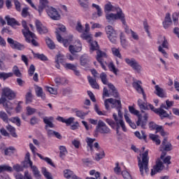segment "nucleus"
I'll return each instance as SVG.
<instances>
[{"label":"nucleus","mask_w":179,"mask_h":179,"mask_svg":"<svg viewBox=\"0 0 179 179\" xmlns=\"http://www.w3.org/2000/svg\"><path fill=\"white\" fill-rule=\"evenodd\" d=\"M96 134H110L111 129L107 127V124L103 120H99L98 124L96 127Z\"/></svg>","instance_id":"obj_9"},{"label":"nucleus","mask_w":179,"mask_h":179,"mask_svg":"<svg viewBox=\"0 0 179 179\" xmlns=\"http://www.w3.org/2000/svg\"><path fill=\"white\" fill-rule=\"evenodd\" d=\"M100 78L103 85H108V80H107V74L106 73H101Z\"/></svg>","instance_id":"obj_51"},{"label":"nucleus","mask_w":179,"mask_h":179,"mask_svg":"<svg viewBox=\"0 0 179 179\" xmlns=\"http://www.w3.org/2000/svg\"><path fill=\"white\" fill-rule=\"evenodd\" d=\"M36 110L30 106L27 107V115H33L36 113Z\"/></svg>","instance_id":"obj_60"},{"label":"nucleus","mask_w":179,"mask_h":179,"mask_svg":"<svg viewBox=\"0 0 179 179\" xmlns=\"http://www.w3.org/2000/svg\"><path fill=\"white\" fill-rule=\"evenodd\" d=\"M26 99V103L30 104L31 101H33V94H31V92H28L25 96Z\"/></svg>","instance_id":"obj_46"},{"label":"nucleus","mask_w":179,"mask_h":179,"mask_svg":"<svg viewBox=\"0 0 179 179\" xmlns=\"http://www.w3.org/2000/svg\"><path fill=\"white\" fill-rule=\"evenodd\" d=\"M155 94L158 96V97H166V93L164 92V90L163 88L160 87L159 85H155Z\"/></svg>","instance_id":"obj_28"},{"label":"nucleus","mask_w":179,"mask_h":179,"mask_svg":"<svg viewBox=\"0 0 179 179\" xmlns=\"http://www.w3.org/2000/svg\"><path fill=\"white\" fill-rule=\"evenodd\" d=\"M46 44L48 45V47L50 49V50H55V43H54V41H52L51 40V38H48L46 39Z\"/></svg>","instance_id":"obj_47"},{"label":"nucleus","mask_w":179,"mask_h":179,"mask_svg":"<svg viewBox=\"0 0 179 179\" xmlns=\"http://www.w3.org/2000/svg\"><path fill=\"white\" fill-rule=\"evenodd\" d=\"M5 19L8 26H11L12 27H13V26H20L19 22H17L15 18L10 17L9 15L6 16Z\"/></svg>","instance_id":"obj_20"},{"label":"nucleus","mask_w":179,"mask_h":179,"mask_svg":"<svg viewBox=\"0 0 179 179\" xmlns=\"http://www.w3.org/2000/svg\"><path fill=\"white\" fill-rule=\"evenodd\" d=\"M36 94L38 97H41L43 100H45V94L43 92L41 87H37L36 88Z\"/></svg>","instance_id":"obj_31"},{"label":"nucleus","mask_w":179,"mask_h":179,"mask_svg":"<svg viewBox=\"0 0 179 179\" xmlns=\"http://www.w3.org/2000/svg\"><path fill=\"white\" fill-rule=\"evenodd\" d=\"M34 72H36V66H34L33 64H31L28 70L29 76H33V75H34Z\"/></svg>","instance_id":"obj_62"},{"label":"nucleus","mask_w":179,"mask_h":179,"mask_svg":"<svg viewBox=\"0 0 179 179\" xmlns=\"http://www.w3.org/2000/svg\"><path fill=\"white\" fill-rule=\"evenodd\" d=\"M46 90L50 93V94H57L58 92L57 91V89H55L51 87H46Z\"/></svg>","instance_id":"obj_63"},{"label":"nucleus","mask_w":179,"mask_h":179,"mask_svg":"<svg viewBox=\"0 0 179 179\" xmlns=\"http://www.w3.org/2000/svg\"><path fill=\"white\" fill-rule=\"evenodd\" d=\"M76 114L77 115V117H78V118H80L81 120H85V117H86V115H87V113L81 111V110H77L76 112Z\"/></svg>","instance_id":"obj_55"},{"label":"nucleus","mask_w":179,"mask_h":179,"mask_svg":"<svg viewBox=\"0 0 179 179\" xmlns=\"http://www.w3.org/2000/svg\"><path fill=\"white\" fill-rule=\"evenodd\" d=\"M164 166H163V162L160 159H158L156 162V165L154 166L153 169H151V176L153 177V176H155V174H157V173H160L163 170V168Z\"/></svg>","instance_id":"obj_12"},{"label":"nucleus","mask_w":179,"mask_h":179,"mask_svg":"<svg viewBox=\"0 0 179 179\" xmlns=\"http://www.w3.org/2000/svg\"><path fill=\"white\" fill-rule=\"evenodd\" d=\"M6 128L7 131H8V132H10V135H12V136H13V138H17V134H16V129H15V127H13L10 124H8L6 126Z\"/></svg>","instance_id":"obj_36"},{"label":"nucleus","mask_w":179,"mask_h":179,"mask_svg":"<svg viewBox=\"0 0 179 179\" xmlns=\"http://www.w3.org/2000/svg\"><path fill=\"white\" fill-rule=\"evenodd\" d=\"M55 62H59L60 64H62V62H64V55L61 54L57 55Z\"/></svg>","instance_id":"obj_64"},{"label":"nucleus","mask_w":179,"mask_h":179,"mask_svg":"<svg viewBox=\"0 0 179 179\" xmlns=\"http://www.w3.org/2000/svg\"><path fill=\"white\" fill-rule=\"evenodd\" d=\"M99 152H100V153L96 154L95 159L97 162H99V160H101V159H103V157H105V156H106V154L104 153V150H101Z\"/></svg>","instance_id":"obj_48"},{"label":"nucleus","mask_w":179,"mask_h":179,"mask_svg":"<svg viewBox=\"0 0 179 179\" xmlns=\"http://www.w3.org/2000/svg\"><path fill=\"white\" fill-rule=\"evenodd\" d=\"M124 17L125 14L122 11H117L116 13H106L105 16L108 23H110V24H113L118 19L121 22Z\"/></svg>","instance_id":"obj_5"},{"label":"nucleus","mask_w":179,"mask_h":179,"mask_svg":"<svg viewBox=\"0 0 179 179\" xmlns=\"http://www.w3.org/2000/svg\"><path fill=\"white\" fill-rule=\"evenodd\" d=\"M124 61L126 64H127L129 66H131V69H133V71L137 73H141V72H142V65H141V64H139L136 59L134 58H126Z\"/></svg>","instance_id":"obj_7"},{"label":"nucleus","mask_w":179,"mask_h":179,"mask_svg":"<svg viewBox=\"0 0 179 179\" xmlns=\"http://www.w3.org/2000/svg\"><path fill=\"white\" fill-rule=\"evenodd\" d=\"M22 27H24V29L22 30L23 35L24 37H27L31 31H30V29H29V27H27V22L26 21L22 20Z\"/></svg>","instance_id":"obj_29"},{"label":"nucleus","mask_w":179,"mask_h":179,"mask_svg":"<svg viewBox=\"0 0 179 179\" xmlns=\"http://www.w3.org/2000/svg\"><path fill=\"white\" fill-rule=\"evenodd\" d=\"M112 52L115 57H117V58H122V56H121V53L120 52V50L115 48H112Z\"/></svg>","instance_id":"obj_58"},{"label":"nucleus","mask_w":179,"mask_h":179,"mask_svg":"<svg viewBox=\"0 0 179 179\" xmlns=\"http://www.w3.org/2000/svg\"><path fill=\"white\" fill-rule=\"evenodd\" d=\"M104 12L105 13H110V12H122V10L115 6H113L111 2H108L104 6Z\"/></svg>","instance_id":"obj_13"},{"label":"nucleus","mask_w":179,"mask_h":179,"mask_svg":"<svg viewBox=\"0 0 179 179\" xmlns=\"http://www.w3.org/2000/svg\"><path fill=\"white\" fill-rule=\"evenodd\" d=\"M155 114H157V115H159L162 120H163V118H167L170 117V114L167 113V112L164 110L155 109Z\"/></svg>","instance_id":"obj_27"},{"label":"nucleus","mask_w":179,"mask_h":179,"mask_svg":"<svg viewBox=\"0 0 179 179\" xmlns=\"http://www.w3.org/2000/svg\"><path fill=\"white\" fill-rule=\"evenodd\" d=\"M142 85V81L135 80L133 83L132 86L134 87V89L138 92V93H141V92H143V88L141 86Z\"/></svg>","instance_id":"obj_22"},{"label":"nucleus","mask_w":179,"mask_h":179,"mask_svg":"<svg viewBox=\"0 0 179 179\" xmlns=\"http://www.w3.org/2000/svg\"><path fill=\"white\" fill-rule=\"evenodd\" d=\"M149 138L151 139L152 142H155L156 145H160L162 143V141L159 138V135H155L153 134H149Z\"/></svg>","instance_id":"obj_32"},{"label":"nucleus","mask_w":179,"mask_h":179,"mask_svg":"<svg viewBox=\"0 0 179 179\" xmlns=\"http://www.w3.org/2000/svg\"><path fill=\"white\" fill-rule=\"evenodd\" d=\"M27 43H31L34 47H38V43L36 41V34L33 32L28 34L27 37H25Z\"/></svg>","instance_id":"obj_17"},{"label":"nucleus","mask_w":179,"mask_h":179,"mask_svg":"<svg viewBox=\"0 0 179 179\" xmlns=\"http://www.w3.org/2000/svg\"><path fill=\"white\" fill-rule=\"evenodd\" d=\"M90 50L92 51H96L99 50V44L97 43V41H94L91 43Z\"/></svg>","instance_id":"obj_61"},{"label":"nucleus","mask_w":179,"mask_h":179,"mask_svg":"<svg viewBox=\"0 0 179 179\" xmlns=\"http://www.w3.org/2000/svg\"><path fill=\"white\" fill-rule=\"evenodd\" d=\"M96 141V138H92L90 137H87L85 142L87 143V146L90 148L91 152H93V143Z\"/></svg>","instance_id":"obj_35"},{"label":"nucleus","mask_w":179,"mask_h":179,"mask_svg":"<svg viewBox=\"0 0 179 179\" xmlns=\"http://www.w3.org/2000/svg\"><path fill=\"white\" fill-rule=\"evenodd\" d=\"M48 0H39V4L38 6L39 16H41L44 9H45L46 13L50 19H52V20H59L61 18L59 13L57 10V8L48 6Z\"/></svg>","instance_id":"obj_1"},{"label":"nucleus","mask_w":179,"mask_h":179,"mask_svg":"<svg viewBox=\"0 0 179 179\" xmlns=\"http://www.w3.org/2000/svg\"><path fill=\"white\" fill-rule=\"evenodd\" d=\"M55 82L57 86H61V85H65V83H66V79L57 77L55 79Z\"/></svg>","instance_id":"obj_41"},{"label":"nucleus","mask_w":179,"mask_h":179,"mask_svg":"<svg viewBox=\"0 0 179 179\" xmlns=\"http://www.w3.org/2000/svg\"><path fill=\"white\" fill-rule=\"evenodd\" d=\"M122 24H123V27L124 29V32L127 34H130V33H131L132 29H129V27H128V24H127V20H125V16L124 17V18L121 20Z\"/></svg>","instance_id":"obj_34"},{"label":"nucleus","mask_w":179,"mask_h":179,"mask_svg":"<svg viewBox=\"0 0 179 179\" xmlns=\"http://www.w3.org/2000/svg\"><path fill=\"white\" fill-rule=\"evenodd\" d=\"M57 120L59 121L60 122H64V124H66V125H71V124H73V122L75 121V117H69L68 119H65L61 116H58L57 117Z\"/></svg>","instance_id":"obj_23"},{"label":"nucleus","mask_w":179,"mask_h":179,"mask_svg":"<svg viewBox=\"0 0 179 179\" xmlns=\"http://www.w3.org/2000/svg\"><path fill=\"white\" fill-rule=\"evenodd\" d=\"M12 76H13V73L0 72V79H3V80H6V79L12 78Z\"/></svg>","instance_id":"obj_40"},{"label":"nucleus","mask_w":179,"mask_h":179,"mask_svg":"<svg viewBox=\"0 0 179 179\" xmlns=\"http://www.w3.org/2000/svg\"><path fill=\"white\" fill-rule=\"evenodd\" d=\"M64 68L66 69H70L71 71H73L76 76H80V71L78 70V66L76 64L66 63L64 64Z\"/></svg>","instance_id":"obj_16"},{"label":"nucleus","mask_w":179,"mask_h":179,"mask_svg":"<svg viewBox=\"0 0 179 179\" xmlns=\"http://www.w3.org/2000/svg\"><path fill=\"white\" fill-rule=\"evenodd\" d=\"M149 150H147L142 155V161L141 158H138V168L141 176L143 177L145 173L148 174L149 173Z\"/></svg>","instance_id":"obj_3"},{"label":"nucleus","mask_w":179,"mask_h":179,"mask_svg":"<svg viewBox=\"0 0 179 179\" xmlns=\"http://www.w3.org/2000/svg\"><path fill=\"white\" fill-rule=\"evenodd\" d=\"M88 82L93 89H100V86H99V84L96 82V79H93L92 77L89 76Z\"/></svg>","instance_id":"obj_33"},{"label":"nucleus","mask_w":179,"mask_h":179,"mask_svg":"<svg viewBox=\"0 0 179 179\" xmlns=\"http://www.w3.org/2000/svg\"><path fill=\"white\" fill-rule=\"evenodd\" d=\"M0 104L3 105V108L6 110V113H8V114H10V111L13 108V103L9 101H7L6 98L1 97L0 99Z\"/></svg>","instance_id":"obj_11"},{"label":"nucleus","mask_w":179,"mask_h":179,"mask_svg":"<svg viewBox=\"0 0 179 179\" xmlns=\"http://www.w3.org/2000/svg\"><path fill=\"white\" fill-rule=\"evenodd\" d=\"M141 134L142 136H141V133L139 131H136L134 135L136 138H138V139H144V141H146V134H145V131H141Z\"/></svg>","instance_id":"obj_49"},{"label":"nucleus","mask_w":179,"mask_h":179,"mask_svg":"<svg viewBox=\"0 0 179 179\" xmlns=\"http://www.w3.org/2000/svg\"><path fill=\"white\" fill-rule=\"evenodd\" d=\"M52 120H54V117H44L43 118V122L46 124L45 127H49V128H54V124L52 123Z\"/></svg>","instance_id":"obj_30"},{"label":"nucleus","mask_w":179,"mask_h":179,"mask_svg":"<svg viewBox=\"0 0 179 179\" xmlns=\"http://www.w3.org/2000/svg\"><path fill=\"white\" fill-rule=\"evenodd\" d=\"M129 111L131 114L138 116V120L136 122L137 127H141V128L145 129L146 124H148V118L149 117L148 113H145L143 117H142V115L139 114V110H136L134 106H129Z\"/></svg>","instance_id":"obj_4"},{"label":"nucleus","mask_w":179,"mask_h":179,"mask_svg":"<svg viewBox=\"0 0 179 179\" xmlns=\"http://www.w3.org/2000/svg\"><path fill=\"white\" fill-rule=\"evenodd\" d=\"M120 43L123 47V48H127V39L125 38V35L124 32H121L120 34Z\"/></svg>","instance_id":"obj_42"},{"label":"nucleus","mask_w":179,"mask_h":179,"mask_svg":"<svg viewBox=\"0 0 179 179\" xmlns=\"http://www.w3.org/2000/svg\"><path fill=\"white\" fill-rule=\"evenodd\" d=\"M32 54H34L35 58H38V59H41V61H48V58H47L43 54L34 53L33 51Z\"/></svg>","instance_id":"obj_43"},{"label":"nucleus","mask_w":179,"mask_h":179,"mask_svg":"<svg viewBox=\"0 0 179 179\" xmlns=\"http://www.w3.org/2000/svg\"><path fill=\"white\" fill-rule=\"evenodd\" d=\"M108 103H110V104H113V103H114V99L110 98L105 100L104 106L107 110H110V105L108 104Z\"/></svg>","instance_id":"obj_56"},{"label":"nucleus","mask_w":179,"mask_h":179,"mask_svg":"<svg viewBox=\"0 0 179 179\" xmlns=\"http://www.w3.org/2000/svg\"><path fill=\"white\" fill-rule=\"evenodd\" d=\"M157 44H162L158 47V51L159 52H162V55L165 58H169V55L164 50L163 48H169V41H167V39L166 38V36H159L158 38Z\"/></svg>","instance_id":"obj_6"},{"label":"nucleus","mask_w":179,"mask_h":179,"mask_svg":"<svg viewBox=\"0 0 179 179\" xmlns=\"http://www.w3.org/2000/svg\"><path fill=\"white\" fill-rule=\"evenodd\" d=\"M3 171L12 172V171H13V169H12V167H10L8 165H1L0 166V173H3Z\"/></svg>","instance_id":"obj_44"},{"label":"nucleus","mask_w":179,"mask_h":179,"mask_svg":"<svg viewBox=\"0 0 179 179\" xmlns=\"http://www.w3.org/2000/svg\"><path fill=\"white\" fill-rule=\"evenodd\" d=\"M2 92L3 96H5L8 100H13L16 97V94L10 88L6 87L2 90Z\"/></svg>","instance_id":"obj_15"},{"label":"nucleus","mask_w":179,"mask_h":179,"mask_svg":"<svg viewBox=\"0 0 179 179\" xmlns=\"http://www.w3.org/2000/svg\"><path fill=\"white\" fill-rule=\"evenodd\" d=\"M113 106H116L117 110L120 108H122V105H121V101L113 99V103H112Z\"/></svg>","instance_id":"obj_59"},{"label":"nucleus","mask_w":179,"mask_h":179,"mask_svg":"<svg viewBox=\"0 0 179 179\" xmlns=\"http://www.w3.org/2000/svg\"><path fill=\"white\" fill-rule=\"evenodd\" d=\"M163 150L166 152H170L173 149V145L168 141L167 137H165L162 141Z\"/></svg>","instance_id":"obj_21"},{"label":"nucleus","mask_w":179,"mask_h":179,"mask_svg":"<svg viewBox=\"0 0 179 179\" xmlns=\"http://www.w3.org/2000/svg\"><path fill=\"white\" fill-rule=\"evenodd\" d=\"M42 174H43V176L47 179H52V177L51 176V173H50V172L47 171V169H45V168L42 169Z\"/></svg>","instance_id":"obj_57"},{"label":"nucleus","mask_w":179,"mask_h":179,"mask_svg":"<svg viewBox=\"0 0 179 179\" xmlns=\"http://www.w3.org/2000/svg\"><path fill=\"white\" fill-rule=\"evenodd\" d=\"M92 7L95 8L97 10V15L99 16V17L103 16V10H101V8L100 7V6L93 3L92 4Z\"/></svg>","instance_id":"obj_50"},{"label":"nucleus","mask_w":179,"mask_h":179,"mask_svg":"<svg viewBox=\"0 0 179 179\" xmlns=\"http://www.w3.org/2000/svg\"><path fill=\"white\" fill-rule=\"evenodd\" d=\"M107 37L110 43H113V44H117V41L118 40V34L117 33V31L107 35Z\"/></svg>","instance_id":"obj_25"},{"label":"nucleus","mask_w":179,"mask_h":179,"mask_svg":"<svg viewBox=\"0 0 179 179\" xmlns=\"http://www.w3.org/2000/svg\"><path fill=\"white\" fill-rule=\"evenodd\" d=\"M13 72L14 75H15V76H17V78H20V76H22V73H20V70H19V68L17 67V66H13Z\"/></svg>","instance_id":"obj_53"},{"label":"nucleus","mask_w":179,"mask_h":179,"mask_svg":"<svg viewBox=\"0 0 179 179\" xmlns=\"http://www.w3.org/2000/svg\"><path fill=\"white\" fill-rule=\"evenodd\" d=\"M7 42L8 44H10L11 48L13 50H18L19 51L24 50V45H22L20 43L13 40L12 38H8Z\"/></svg>","instance_id":"obj_10"},{"label":"nucleus","mask_w":179,"mask_h":179,"mask_svg":"<svg viewBox=\"0 0 179 179\" xmlns=\"http://www.w3.org/2000/svg\"><path fill=\"white\" fill-rule=\"evenodd\" d=\"M106 59H107V54L101 50H97L96 60L100 64L101 68L103 69L104 71H107V67H106V65H104V64L107 65Z\"/></svg>","instance_id":"obj_8"},{"label":"nucleus","mask_w":179,"mask_h":179,"mask_svg":"<svg viewBox=\"0 0 179 179\" xmlns=\"http://www.w3.org/2000/svg\"><path fill=\"white\" fill-rule=\"evenodd\" d=\"M173 24V21L171 20V17H170V14L167 13L165 17V20L163 22V26L164 29H169V26Z\"/></svg>","instance_id":"obj_26"},{"label":"nucleus","mask_w":179,"mask_h":179,"mask_svg":"<svg viewBox=\"0 0 179 179\" xmlns=\"http://www.w3.org/2000/svg\"><path fill=\"white\" fill-rule=\"evenodd\" d=\"M113 119H106V122L113 128V129H116V134H120V128H122L124 132H127V127H125V122H124L123 120H118V116H117L116 113H113Z\"/></svg>","instance_id":"obj_2"},{"label":"nucleus","mask_w":179,"mask_h":179,"mask_svg":"<svg viewBox=\"0 0 179 179\" xmlns=\"http://www.w3.org/2000/svg\"><path fill=\"white\" fill-rule=\"evenodd\" d=\"M80 61L82 66H88L89 62H90V57L87 55H83L80 57Z\"/></svg>","instance_id":"obj_24"},{"label":"nucleus","mask_w":179,"mask_h":179,"mask_svg":"<svg viewBox=\"0 0 179 179\" xmlns=\"http://www.w3.org/2000/svg\"><path fill=\"white\" fill-rule=\"evenodd\" d=\"M0 118L3 120L4 122H8L9 121V118L8 117V115L6 113L3 111H0Z\"/></svg>","instance_id":"obj_54"},{"label":"nucleus","mask_w":179,"mask_h":179,"mask_svg":"<svg viewBox=\"0 0 179 179\" xmlns=\"http://www.w3.org/2000/svg\"><path fill=\"white\" fill-rule=\"evenodd\" d=\"M35 24L36 29L40 34H45V33H48V29H47V27L43 26V24L41 22H40V20H36Z\"/></svg>","instance_id":"obj_18"},{"label":"nucleus","mask_w":179,"mask_h":179,"mask_svg":"<svg viewBox=\"0 0 179 179\" xmlns=\"http://www.w3.org/2000/svg\"><path fill=\"white\" fill-rule=\"evenodd\" d=\"M59 157H61V159H64V157H65V156H66V155H68V151L66 150V148H65V146L64 145H61L59 147Z\"/></svg>","instance_id":"obj_39"},{"label":"nucleus","mask_w":179,"mask_h":179,"mask_svg":"<svg viewBox=\"0 0 179 179\" xmlns=\"http://www.w3.org/2000/svg\"><path fill=\"white\" fill-rule=\"evenodd\" d=\"M29 166L32 170V173L34 178L41 179V173H40V171H38V169L37 168V166L33 165V162L29 161Z\"/></svg>","instance_id":"obj_19"},{"label":"nucleus","mask_w":179,"mask_h":179,"mask_svg":"<svg viewBox=\"0 0 179 179\" xmlns=\"http://www.w3.org/2000/svg\"><path fill=\"white\" fill-rule=\"evenodd\" d=\"M69 50L73 55H75L76 52H80L82 51V43L80 41H78L74 45H70Z\"/></svg>","instance_id":"obj_14"},{"label":"nucleus","mask_w":179,"mask_h":179,"mask_svg":"<svg viewBox=\"0 0 179 179\" xmlns=\"http://www.w3.org/2000/svg\"><path fill=\"white\" fill-rule=\"evenodd\" d=\"M108 68L110 72H113L115 75H117L118 72V69L115 68V65L114 64V62H110V63L108 64Z\"/></svg>","instance_id":"obj_38"},{"label":"nucleus","mask_w":179,"mask_h":179,"mask_svg":"<svg viewBox=\"0 0 179 179\" xmlns=\"http://www.w3.org/2000/svg\"><path fill=\"white\" fill-rule=\"evenodd\" d=\"M37 156L38 157H40V159L41 160H44L45 162H46V163L48 164H50V166H52V167H55V165L54 164V163L52 162V160L51 159H50L49 157H43V155H41V154H37Z\"/></svg>","instance_id":"obj_37"},{"label":"nucleus","mask_w":179,"mask_h":179,"mask_svg":"<svg viewBox=\"0 0 179 179\" xmlns=\"http://www.w3.org/2000/svg\"><path fill=\"white\" fill-rule=\"evenodd\" d=\"M80 37L83 40H87V41L92 40V34H89V32L85 31L80 35Z\"/></svg>","instance_id":"obj_45"},{"label":"nucleus","mask_w":179,"mask_h":179,"mask_svg":"<svg viewBox=\"0 0 179 179\" xmlns=\"http://www.w3.org/2000/svg\"><path fill=\"white\" fill-rule=\"evenodd\" d=\"M105 30L107 36L115 31V29H114V28L111 25H108L107 27H106Z\"/></svg>","instance_id":"obj_52"}]
</instances>
